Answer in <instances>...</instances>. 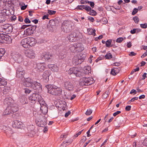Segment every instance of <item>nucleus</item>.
I'll return each mask as SVG.
<instances>
[{"instance_id": "obj_33", "label": "nucleus", "mask_w": 147, "mask_h": 147, "mask_svg": "<svg viewBox=\"0 0 147 147\" xmlns=\"http://www.w3.org/2000/svg\"><path fill=\"white\" fill-rule=\"evenodd\" d=\"M6 20V16L4 15H0V23H3L5 22Z\"/></svg>"}, {"instance_id": "obj_52", "label": "nucleus", "mask_w": 147, "mask_h": 147, "mask_svg": "<svg viewBox=\"0 0 147 147\" xmlns=\"http://www.w3.org/2000/svg\"><path fill=\"white\" fill-rule=\"evenodd\" d=\"M24 21L26 24L30 23L31 22L30 21L28 18H26L24 20Z\"/></svg>"}, {"instance_id": "obj_46", "label": "nucleus", "mask_w": 147, "mask_h": 147, "mask_svg": "<svg viewBox=\"0 0 147 147\" xmlns=\"http://www.w3.org/2000/svg\"><path fill=\"white\" fill-rule=\"evenodd\" d=\"M133 20L135 22V23L136 24H138L139 22V19L138 17L136 16L133 17Z\"/></svg>"}, {"instance_id": "obj_30", "label": "nucleus", "mask_w": 147, "mask_h": 147, "mask_svg": "<svg viewBox=\"0 0 147 147\" xmlns=\"http://www.w3.org/2000/svg\"><path fill=\"white\" fill-rule=\"evenodd\" d=\"M87 30L89 34L92 35L94 36L95 35L96 30L95 29H93L92 28H88Z\"/></svg>"}, {"instance_id": "obj_20", "label": "nucleus", "mask_w": 147, "mask_h": 147, "mask_svg": "<svg viewBox=\"0 0 147 147\" xmlns=\"http://www.w3.org/2000/svg\"><path fill=\"white\" fill-rule=\"evenodd\" d=\"M14 1H5V6L9 9V8L12 9L14 7V4L13 2Z\"/></svg>"}, {"instance_id": "obj_64", "label": "nucleus", "mask_w": 147, "mask_h": 147, "mask_svg": "<svg viewBox=\"0 0 147 147\" xmlns=\"http://www.w3.org/2000/svg\"><path fill=\"white\" fill-rule=\"evenodd\" d=\"M18 20L19 21L22 22L23 20V18L21 16H19L18 17Z\"/></svg>"}, {"instance_id": "obj_25", "label": "nucleus", "mask_w": 147, "mask_h": 147, "mask_svg": "<svg viewBox=\"0 0 147 147\" xmlns=\"http://www.w3.org/2000/svg\"><path fill=\"white\" fill-rule=\"evenodd\" d=\"M50 75V71L47 70L45 71L42 75V77L44 79L48 81L49 80V77Z\"/></svg>"}, {"instance_id": "obj_61", "label": "nucleus", "mask_w": 147, "mask_h": 147, "mask_svg": "<svg viewBox=\"0 0 147 147\" xmlns=\"http://www.w3.org/2000/svg\"><path fill=\"white\" fill-rule=\"evenodd\" d=\"M67 136L66 135H61L60 137V139L63 140L64 138H66Z\"/></svg>"}, {"instance_id": "obj_18", "label": "nucleus", "mask_w": 147, "mask_h": 147, "mask_svg": "<svg viewBox=\"0 0 147 147\" xmlns=\"http://www.w3.org/2000/svg\"><path fill=\"white\" fill-rule=\"evenodd\" d=\"M24 82V85L25 86L31 87L33 81L31 78H26L25 79Z\"/></svg>"}, {"instance_id": "obj_54", "label": "nucleus", "mask_w": 147, "mask_h": 147, "mask_svg": "<svg viewBox=\"0 0 147 147\" xmlns=\"http://www.w3.org/2000/svg\"><path fill=\"white\" fill-rule=\"evenodd\" d=\"M5 35H6V34H1L0 35V37L1 39L2 40H4L5 39Z\"/></svg>"}, {"instance_id": "obj_1", "label": "nucleus", "mask_w": 147, "mask_h": 147, "mask_svg": "<svg viewBox=\"0 0 147 147\" xmlns=\"http://www.w3.org/2000/svg\"><path fill=\"white\" fill-rule=\"evenodd\" d=\"M3 103L4 105L7 106L4 111V114L5 115H10L18 110L17 104L14 103L13 100L10 97L5 98L4 100Z\"/></svg>"}, {"instance_id": "obj_39", "label": "nucleus", "mask_w": 147, "mask_h": 147, "mask_svg": "<svg viewBox=\"0 0 147 147\" xmlns=\"http://www.w3.org/2000/svg\"><path fill=\"white\" fill-rule=\"evenodd\" d=\"M89 14L93 16H95L97 14L96 12L93 9H91L89 11Z\"/></svg>"}, {"instance_id": "obj_45", "label": "nucleus", "mask_w": 147, "mask_h": 147, "mask_svg": "<svg viewBox=\"0 0 147 147\" xmlns=\"http://www.w3.org/2000/svg\"><path fill=\"white\" fill-rule=\"evenodd\" d=\"M123 40V37H119L117 39L116 42H117L120 43Z\"/></svg>"}, {"instance_id": "obj_7", "label": "nucleus", "mask_w": 147, "mask_h": 147, "mask_svg": "<svg viewBox=\"0 0 147 147\" xmlns=\"http://www.w3.org/2000/svg\"><path fill=\"white\" fill-rule=\"evenodd\" d=\"M29 99L31 102L33 103H35L37 101L39 103L40 101L43 99L40 95L37 93H33L31 94L29 97Z\"/></svg>"}, {"instance_id": "obj_62", "label": "nucleus", "mask_w": 147, "mask_h": 147, "mask_svg": "<svg viewBox=\"0 0 147 147\" xmlns=\"http://www.w3.org/2000/svg\"><path fill=\"white\" fill-rule=\"evenodd\" d=\"M143 144L144 145L147 146V138L144 139L143 142Z\"/></svg>"}, {"instance_id": "obj_58", "label": "nucleus", "mask_w": 147, "mask_h": 147, "mask_svg": "<svg viewBox=\"0 0 147 147\" xmlns=\"http://www.w3.org/2000/svg\"><path fill=\"white\" fill-rule=\"evenodd\" d=\"M28 5H26L21 7V9L22 10H25L27 7Z\"/></svg>"}, {"instance_id": "obj_23", "label": "nucleus", "mask_w": 147, "mask_h": 147, "mask_svg": "<svg viewBox=\"0 0 147 147\" xmlns=\"http://www.w3.org/2000/svg\"><path fill=\"white\" fill-rule=\"evenodd\" d=\"M76 33L75 32H72L67 36V38L70 42H74L75 41V38L76 37Z\"/></svg>"}, {"instance_id": "obj_31", "label": "nucleus", "mask_w": 147, "mask_h": 147, "mask_svg": "<svg viewBox=\"0 0 147 147\" xmlns=\"http://www.w3.org/2000/svg\"><path fill=\"white\" fill-rule=\"evenodd\" d=\"M7 12H9V10L5 9H3L0 11V13H1V15H4L5 16L8 15L9 13Z\"/></svg>"}, {"instance_id": "obj_53", "label": "nucleus", "mask_w": 147, "mask_h": 147, "mask_svg": "<svg viewBox=\"0 0 147 147\" xmlns=\"http://www.w3.org/2000/svg\"><path fill=\"white\" fill-rule=\"evenodd\" d=\"M102 23L104 24H106L107 23L108 21L107 19L105 18H103L102 20Z\"/></svg>"}, {"instance_id": "obj_10", "label": "nucleus", "mask_w": 147, "mask_h": 147, "mask_svg": "<svg viewBox=\"0 0 147 147\" xmlns=\"http://www.w3.org/2000/svg\"><path fill=\"white\" fill-rule=\"evenodd\" d=\"M3 32L7 34L11 33L13 30V26L9 24H7L1 26Z\"/></svg>"}, {"instance_id": "obj_27", "label": "nucleus", "mask_w": 147, "mask_h": 147, "mask_svg": "<svg viewBox=\"0 0 147 147\" xmlns=\"http://www.w3.org/2000/svg\"><path fill=\"white\" fill-rule=\"evenodd\" d=\"M77 55L79 57V60L81 61L82 63L84 61L86 57V55L82 53H80Z\"/></svg>"}, {"instance_id": "obj_63", "label": "nucleus", "mask_w": 147, "mask_h": 147, "mask_svg": "<svg viewBox=\"0 0 147 147\" xmlns=\"http://www.w3.org/2000/svg\"><path fill=\"white\" fill-rule=\"evenodd\" d=\"M136 55V53H135L134 52L132 51L129 54V55L130 56H135Z\"/></svg>"}, {"instance_id": "obj_15", "label": "nucleus", "mask_w": 147, "mask_h": 147, "mask_svg": "<svg viewBox=\"0 0 147 147\" xmlns=\"http://www.w3.org/2000/svg\"><path fill=\"white\" fill-rule=\"evenodd\" d=\"M12 125L13 127L22 129L24 127V125L21 122L16 120L13 122Z\"/></svg>"}, {"instance_id": "obj_12", "label": "nucleus", "mask_w": 147, "mask_h": 147, "mask_svg": "<svg viewBox=\"0 0 147 147\" xmlns=\"http://www.w3.org/2000/svg\"><path fill=\"white\" fill-rule=\"evenodd\" d=\"M40 105V110L41 112L44 115H46L48 112V108L47 107V104L43 99L40 101L39 103Z\"/></svg>"}, {"instance_id": "obj_19", "label": "nucleus", "mask_w": 147, "mask_h": 147, "mask_svg": "<svg viewBox=\"0 0 147 147\" xmlns=\"http://www.w3.org/2000/svg\"><path fill=\"white\" fill-rule=\"evenodd\" d=\"M26 38L29 46L32 47L34 46L36 43V41L34 38L27 37Z\"/></svg>"}, {"instance_id": "obj_32", "label": "nucleus", "mask_w": 147, "mask_h": 147, "mask_svg": "<svg viewBox=\"0 0 147 147\" xmlns=\"http://www.w3.org/2000/svg\"><path fill=\"white\" fill-rule=\"evenodd\" d=\"M20 102L22 105L27 104V98L24 97H22L20 99Z\"/></svg>"}, {"instance_id": "obj_6", "label": "nucleus", "mask_w": 147, "mask_h": 147, "mask_svg": "<svg viewBox=\"0 0 147 147\" xmlns=\"http://www.w3.org/2000/svg\"><path fill=\"white\" fill-rule=\"evenodd\" d=\"M61 27L62 31L66 33L70 32L72 29L71 24L67 21H64Z\"/></svg>"}, {"instance_id": "obj_43", "label": "nucleus", "mask_w": 147, "mask_h": 147, "mask_svg": "<svg viewBox=\"0 0 147 147\" xmlns=\"http://www.w3.org/2000/svg\"><path fill=\"white\" fill-rule=\"evenodd\" d=\"M63 103V106H61L60 107L63 110H66V109H67V107L66 105H65V104H66V103L64 101Z\"/></svg>"}, {"instance_id": "obj_60", "label": "nucleus", "mask_w": 147, "mask_h": 147, "mask_svg": "<svg viewBox=\"0 0 147 147\" xmlns=\"http://www.w3.org/2000/svg\"><path fill=\"white\" fill-rule=\"evenodd\" d=\"M121 113L120 111H117L115 112L113 114V115L115 117L117 115Z\"/></svg>"}, {"instance_id": "obj_26", "label": "nucleus", "mask_w": 147, "mask_h": 147, "mask_svg": "<svg viewBox=\"0 0 147 147\" xmlns=\"http://www.w3.org/2000/svg\"><path fill=\"white\" fill-rule=\"evenodd\" d=\"M73 63L75 65H78L81 64V61H80L79 59V57H78L77 55L74 56L73 58Z\"/></svg>"}, {"instance_id": "obj_51", "label": "nucleus", "mask_w": 147, "mask_h": 147, "mask_svg": "<svg viewBox=\"0 0 147 147\" xmlns=\"http://www.w3.org/2000/svg\"><path fill=\"white\" fill-rule=\"evenodd\" d=\"M138 11V9L136 8H135L132 13V14L133 15H135Z\"/></svg>"}, {"instance_id": "obj_24", "label": "nucleus", "mask_w": 147, "mask_h": 147, "mask_svg": "<svg viewBox=\"0 0 147 147\" xmlns=\"http://www.w3.org/2000/svg\"><path fill=\"white\" fill-rule=\"evenodd\" d=\"M21 44L22 47L25 48H27L29 46L27 38L23 39L21 41Z\"/></svg>"}, {"instance_id": "obj_3", "label": "nucleus", "mask_w": 147, "mask_h": 147, "mask_svg": "<svg viewBox=\"0 0 147 147\" xmlns=\"http://www.w3.org/2000/svg\"><path fill=\"white\" fill-rule=\"evenodd\" d=\"M36 112H33V115L36 117V121L38 126L40 127H44L47 124V122L46 118L41 115L36 114Z\"/></svg>"}, {"instance_id": "obj_41", "label": "nucleus", "mask_w": 147, "mask_h": 147, "mask_svg": "<svg viewBox=\"0 0 147 147\" xmlns=\"http://www.w3.org/2000/svg\"><path fill=\"white\" fill-rule=\"evenodd\" d=\"M85 5H78L76 9H80L82 10L83 9H84Z\"/></svg>"}, {"instance_id": "obj_38", "label": "nucleus", "mask_w": 147, "mask_h": 147, "mask_svg": "<svg viewBox=\"0 0 147 147\" xmlns=\"http://www.w3.org/2000/svg\"><path fill=\"white\" fill-rule=\"evenodd\" d=\"M116 69H117L116 68L112 69L111 72V74L113 76H115L116 75L117 73V72L116 70Z\"/></svg>"}, {"instance_id": "obj_59", "label": "nucleus", "mask_w": 147, "mask_h": 147, "mask_svg": "<svg viewBox=\"0 0 147 147\" xmlns=\"http://www.w3.org/2000/svg\"><path fill=\"white\" fill-rule=\"evenodd\" d=\"M138 97H134V98H131V99L128 102H134L135 100H138Z\"/></svg>"}, {"instance_id": "obj_22", "label": "nucleus", "mask_w": 147, "mask_h": 147, "mask_svg": "<svg viewBox=\"0 0 147 147\" xmlns=\"http://www.w3.org/2000/svg\"><path fill=\"white\" fill-rule=\"evenodd\" d=\"M64 84L65 88L69 90H72L74 87L72 83L69 81L65 82Z\"/></svg>"}, {"instance_id": "obj_40", "label": "nucleus", "mask_w": 147, "mask_h": 147, "mask_svg": "<svg viewBox=\"0 0 147 147\" xmlns=\"http://www.w3.org/2000/svg\"><path fill=\"white\" fill-rule=\"evenodd\" d=\"M16 33L15 34L14 32V30H13L12 32L11 33V36H12L13 38H15L17 36L18 34V32H16Z\"/></svg>"}, {"instance_id": "obj_16", "label": "nucleus", "mask_w": 147, "mask_h": 147, "mask_svg": "<svg viewBox=\"0 0 147 147\" xmlns=\"http://www.w3.org/2000/svg\"><path fill=\"white\" fill-rule=\"evenodd\" d=\"M36 28V25L32 26L30 27L27 28L26 30V34L30 35L33 33L34 31Z\"/></svg>"}, {"instance_id": "obj_17", "label": "nucleus", "mask_w": 147, "mask_h": 147, "mask_svg": "<svg viewBox=\"0 0 147 147\" xmlns=\"http://www.w3.org/2000/svg\"><path fill=\"white\" fill-rule=\"evenodd\" d=\"M31 87L34 90H39L41 89L42 85L36 81L33 82Z\"/></svg>"}, {"instance_id": "obj_2", "label": "nucleus", "mask_w": 147, "mask_h": 147, "mask_svg": "<svg viewBox=\"0 0 147 147\" xmlns=\"http://www.w3.org/2000/svg\"><path fill=\"white\" fill-rule=\"evenodd\" d=\"M45 87L48 89V92L53 95L59 96L61 94V89L55 86L47 85L45 86Z\"/></svg>"}, {"instance_id": "obj_55", "label": "nucleus", "mask_w": 147, "mask_h": 147, "mask_svg": "<svg viewBox=\"0 0 147 147\" xmlns=\"http://www.w3.org/2000/svg\"><path fill=\"white\" fill-rule=\"evenodd\" d=\"M86 140V136H83L82 139L80 140V143H84Z\"/></svg>"}, {"instance_id": "obj_44", "label": "nucleus", "mask_w": 147, "mask_h": 147, "mask_svg": "<svg viewBox=\"0 0 147 147\" xmlns=\"http://www.w3.org/2000/svg\"><path fill=\"white\" fill-rule=\"evenodd\" d=\"M140 27L144 29H145L147 27V23H145L144 24H140Z\"/></svg>"}, {"instance_id": "obj_5", "label": "nucleus", "mask_w": 147, "mask_h": 147, "mask_svg": "<svg viewBox=\"0 0 147 147\" xmlns=\"http://www.w3.org/2000/svg\"><path fill=\"white\" fill-rule=\"evenodd\" d=\"M94 82V80L92 77L83 78L80 80V84L82 86L89 85Z\"/></svg>"}, {"instance_id": "obj_49", "label": "nucleus", "mask_w": 147, "mask_h": 147, "mask_svg": "<svg viewBox=\"0 0 147 147\" xmlns=\"http://www.w3.org/2000/svg\"><path fill=\"white\" fill-rule=\"evenodd\" d=\"M87 3L90 4V6L92 8L94 7V2L88 1Z\"/></svg>"}, {"instance_id": "obj_13", "label": "nucleus", "mask_w": 147, "mask_h": 147, "mask_svg": "<svg viewBox=\"0 0 147 147\" xmlns=\"http://www.w3.org/2000/svg\"><path fill=\"white\" fill-rule=\"evenodd\" d=\"M12 58L15 61L19 63L22 62L24 60L22 56L18 53L13 54L12 56Z\"/></svg>"}, {"instance_id": "obj_29", "label": "nucleus", "mask_w": 147, "mask_h": 147, "mask_svg": "<svg viewBox=\"0 0 147 147\" xmlns=\"http://www.w3.org/2000/svg\"><path fill=\"white\" fill-rule=\"evenodd\" d=\"M25 74V72H19L18 71V72H16V76L18 78H22L24 77Z\"/></svg>"}, {"instance_id": "obj_42", "label": "nucleus", "mask_w": 147, "mask_h": 147, "mask_svg": "<svg viewBox=\"0 0 147 147\" xmlns=\"http://www.w3.org/2000/svg\"><path fill=\"white\" fill-rule=\"evenodd\" d=\"M92 111L90 109H88L85 113V114L87 115H90L92 113Z\"/></svg>"}, {"instance_id": "obj_56", "label": "nucleus", "mask_w": 147, "mask_h": 147, "mask_svg": "<svg viewBox=\"0 0 147 147\" xmlns=\"http://www.w3.org/2000/svg\"><path fill=\"white\" fill-rule=\"evenodd\" d=\"M24 90L25 93L26 94H29L30 92L31 91L30 90H29V89L28 88H25Z\"/></svg>"}, {"instance_id": "obj_34", "label": "nucleus", "mask_w": 147, "mask_h": 147, "mask_svg": "<svg viewBox=\"0 0 147 147\" xmlns=\"http://www.w3.org/2000/svg\"><path fill=\"white\" fill-rule=\"evenodd\" d=\"M5 52V50L3 48H0V60L2 59V57L3 56Z\"/></svg>"}, {"instance_id": "obj_57", "label": "nucleus", "mask_w": 147, "mask_h": 147, "mask_svg": "<svg viewBox=\"0 0 147 147\" xmlns=\"http://www.w3.org/2000/svg\"><path fill=\"white\" fill-rule=\"evenodd\" d=\"M131 106L130 105H128L125 108V110L127 111H129L131 109Z\"/></svg>"}, {"instance_id": "obj_48", "label": "nucleus", "mask_w": 147, "mask_h": 147, "mask_svg": "<svg viewBox=\"0 0 147 147\" xmlns=\"http://www.w3.org/2000/svg\"><path fill=\"white\" fill-rule=\"evenodd\" d=\"M84 9L87 11H90L92 9L90 7L87 5L85 6Z\"/></svg>"}, {"instance_id": "obj_35", "label": "nucleus", "mask_w": 147, "mask_h": 147, "mask_svg": "<svg viewBox=\"0 0 147 147\" xmlns=\"http://www.w3.org/2000/svg\"><path fill=\"white\" fill-rule=\"evenodd\" d=\"M111 39L108 40L106 42L105 45L106 47H110L112 46V45H111Z\"/></svg>"}, {"instance_id": "obj_28", "label": "nucleus", "mask_w": 147, "mask_h": 147, "mask_svg": "<svg viewBox=\"0 0 147 147\" xmlns=\"http://www.w3.org/2000/svg\"><path fill=\"white\" fill-rule=\"evenodd\" d=\"M84 73L86 74H88L91 72V67L89 66H85L83 68Z\"/></svg>"}, {"instance_id": "obj_50", "label": "nucleus", "mask_w": 147, "mask_h": 147, "mask_svg": "<svg viewBox=\"0 0 147 147\" xmlns=\"http://www.w3.org/2000/svg\"><path fill=\"white\" fill-rule=\"evenodd\" d=\"M16 19V17L15 15L11 16L10 17V20L12 22L14 21Z\"/></svg>"}, {"instance_id": "obj_47", "label": "nucleus", "mask_w": 147, "mask_h": 147, "mask_svg": "<svg viewBox=\"0 0 147 147\" xmlns=\"http://www.w3.org/2000/svg\"><path fill=\"white\" fill-rule=\"evenodd\" d=\"M56 13V11L52 10H48V13L49 15H53L55 14Z\"/></svg>"}, {"instance_id": "obj_9", "label": "nucleus", "mask_w": 147, "mask_h": 147, "mask_svg": "<svg viewBox=\"0 0 147 147\" xmlns=\"http://www.w3.org/2000/svg\"><path fill=\"white\" fill-rule=\"evenodd\" d=\"M46 69L45 63H39L36 64L34 66V70L37 72H42Z\"/></svg>"}, {"instance_id": "obj_14", "label": "nucleus", "mask_w": 147, "mask_h": 147, "mask_svg": "<svg viewBox=\"0 0 147 147\" xmlns=\"http://www.w3.org/2000/svg\"><path fill=\"white\" fill-rule=\"evenodd\" d=\"M25 54L27 57L30 59L34 58L35 56L34 51L32 49L27 50L25 52Z\"/></svg>"}, {"instance_id": "obj_37", "label": "nucleus", "mask_w": 147, "mask_h": 147, "mask_svg": "<svg viewBox=\"0 0 147 147\" xmlns=\"http://www.w3.org/2000/svg\"><path fill=\"white\" fill-rule=\"evenodd\" d=\"M112 57V55L111 53H107L105 55V57L107 59H111Z\"/></svg>"}, {"instance_id": "obj_11", "label": "nucleus", "mask_w": 147, "mask_h": 147, "mask_svg": "<svg viewBox=\"0 0 147 147\" xmlns=\"http://www.w3.org/2000/svg\"><path fill=\"white\" fill-rule=\"evenodd\" d=\"M42 60L48 62L51 61L53 58V55L49 52H44L41 56Z\"/></svg>"}, {"instance_id": "obj_21", "label": "nucleus", "mask_w": 147, "mask_h": 147, "mask_svg": "<svg viewBox=\"0 0 147 147\" xmlns=\"http://www.w3.org/2000/svg\"><path fill=\"white\" fill-rule=\"evenodd\" d=\"M48 67L49 69L54 72H57L58 71L59 68L57 65L55 64H49L48 65Z\"/></svg>"}, {"instance_id": "obj_8", "label": "nucleus", "mask_w": 147, "mask_h": 147, "mask_svg": "<svg viewBox=\"0 0 147 147\" xmlns=\"http://www.w3.org/2000/svg\"><path fill=\"white\" fill-rule=\"evenodd\" d=\"M68 73L70 75L74 74L76 76L79 77L82 76V74L80 68L77 67L70 68L68 70Z\"/></svg>"}, {"instance_id": "obj_36", "label": "nucleus", "mask_w": 147, "mask_h": 147, "mask_svg": "<svg viewBox=\"0 0 147 147\" xmlns=\"http://www.w3.org/2000/svg\"><path fill=\"white\" fill-rule=\"evenodd\" d=\"M19 71V72H25V70L21 66H19L17 69H16V72Z\"/></svg>"}, {"instance_id": "obj_4", "label": "nucleus", "mask_w": 147, "mask_h": 147, "mask_svg": "<svg viewBox=\"0 0 147 147\" xmlns=\"http://www.w3.org/2000/svg\"><path fill=\"white\" fill-rule=\"evenodd\" d=\"M69 49L71 51L74 53H78L84 49V48L82 44L80 43H77L73 45H71Z\"/></svg>"}]
</instances>
